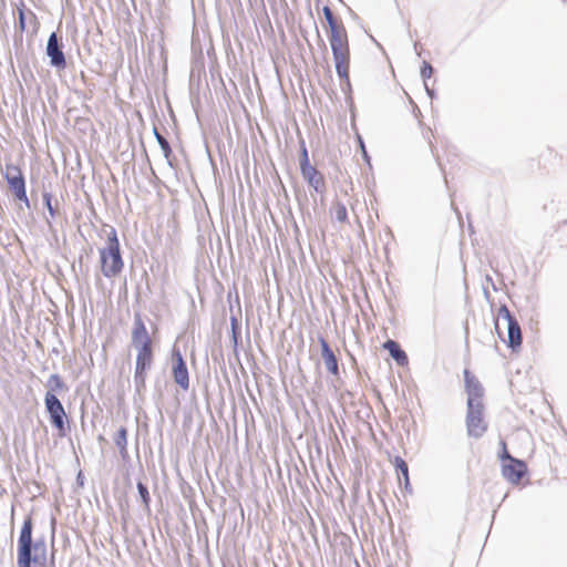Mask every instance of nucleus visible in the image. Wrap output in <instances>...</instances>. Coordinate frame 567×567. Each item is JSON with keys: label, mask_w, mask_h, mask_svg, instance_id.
<instances>
[{"label": "nucleus", "mask_w": 567, "mask_h": 567, "mask_svg": "<svg viewBox=\"0 0 567 567\" xmlns=\"http://www.w3.org/2000/svg\"><path fill=\"white\" fill-rule=\"evenodd\" d=\"M3 177L8 183L9 189L14 198H21L25 196V178L18 166L13 164H7Z\"/></svg>", "instance_id": "0eeeda50"}, {"label": "nucleus", "mask_w": 567, "mask_h": 567, "mask_svg": "<svg viewBox=\"0 0 567 567\" xmlns=\"http://www.w3.org/2000/svg\"><path fill=\"white\" fill-rule=\"evenodd\" d=\"M394 358L400 365H404L408 363V357H394Z\"/></svg>", "instance_id": "e433bc0d"}, {"label": "nucleus", "mask_w": 567, "mask_h": 567, "mask_svg": "<svg viewBox=\"0 0 567 567\" xmlns=\"http://www.w3.org/2000/svg\"><path fill=\"white\" fill-rule=\"evenodd\" d=\"M16 29L19 31V35L14 38V42H22V33L27 29V17H25V7L24 3L21 2V7L18 8V22L16 24Z\"/></svg>", "instance_id": "f3484780"}, {"label": "nucleus", "mask_w": 567, "mask_h": 567, "mask_svg": "<svg viewBox=\"0 0 567 567\" xmlns=\"http://www.w3.org/2000/svg\"><path fill=\"white\" fill-rule=\"evenodd\" d=\"M322 12H323L324 19L329 25L330 31L343 28V24L338 23L337 19L333 16V12L329 6H324L322 9Z\"/></svg>", "instance_id": "6ab92c4d"}, {"label": "nucleus", "mask_w": 567, "mask_h": 567, "mask_svg": "<svg viewBox=\"0 0 567 567\" xmlns=\"http://www.w3.org/2000/svg\"><path fill=\"white\" fill-rule=\"evenodd\" d=\"M485 282H486V285H489L493 288V290L497 291V287L494 282L493 278L489 275L485 276Z\"/></svg>", "instance_id": "473e14b6"}, {"label": "nucleus", "mask_w": 567, "mask_h": 567, "mask_svg": "<svg viewBox=\"0 0 567 567\" xmlns=\"http://www.w3.org/2000/svg\"><path fill=\"white\" fill-rule=\"evenodd\" d=\"M137 489L142 498V503L145 508H150L151 497L147 487L142 483H137Z\"/></svg>", "instance_id": "393cba45"}, {"label": "nucleus", "mask_w": 567, "mask_h": 567, "mask_svg": "<svg viewBox=\"0 0 567 567\" xmlns=\"http://www.w3.org/2000/svg\"><path fill=\"white\" fill-rule=\"evenodd\" d=\"M464 378L467 394L466 430L470 436L481 437L488 427L484 417V389L467 369L464 370Z\"/></svg>", "instance_id": "f257e3e1"}, {"label": "nucleus", "mask_w": 567, "mask_h": 567, "mask_svg": "<svg viewBox=\"0 0 567 567\" xmlns=\"http://www.w3.org/2000/svg\"><path fill=\"white\" fill-rule=\"evenodd\" d=\"M507 338L508 347L515 351L522 344V333L517 320H512L507 323Z\"/></svg>", "instance_id": "ddd939ff"}, {"label": "nucleus", "mask_w": 567, "mask_h": 567, "mask_svg": "<svg viewBox=\"0 0 567 567\" xmlns=\"http://www.w3.org/2000/svg\"><path fill=\"white\" fill-rule=\"evenodd\" d=\"M424 89L430 99L435 97V91L429 86L427 82L424 83Z\"/></svg>", "instance_id": "2f4dec72"}, {"label": "nucleus", "mask_w": 567, "mask_h": 567, "mask_svg": "<svg viewBox=\"0 0 567 567\" xmlns=\"http://www.w3.org/2000/svg\"><path fill=\"white\" fill-rule=\"evenodd\" d=\"M241 339L240 322L235 315L230 316V341L234 348V354H239L238 342Z\"/></svg>", "instance_id": "2eb2a0df"}, {"label": "nucleus", "mask_w": 567, "mask_h": 567, "mask_svg": "<svg viewBox=\"0 0 567 567\" xmlns=\"http://www.w3.org/2000/svg\"><path fill=\"white\" fill-rule=\"evenodd\" d=\"M504 451L501 454L502 475L512 484L518 485L522 478L527 474V465L524 461L513 457L503 443Z\"/></svg>", "instance_id": "20e7f679"}, {"label": "nucleus", "mask_w": 567, "mask_h": 567, "mask_svg": "<svg viewBox=\"0 0 567 567\" xmlns=\"http://www.w3.org/2000/svg\"><path fill=\"white\" fill-rule=\"evenodd\" d=\"M359 143H360L363 159L365 161V163L370 164V156L365 150L364 143L361 137H359Z\"/></svg>", "instance_id": "c756f323"}, {"label": "nucleus", "mask_w": 567, "mask_h": 567, "mask_svg": "<svg viewBox=\"0 0 567 567\" xmlns=\"http://www.w3.org/2000/svg\"><path fill=\"white\" fill-rule=\"evenodd\" d=\"M434 73V69L432 66V64L427 61H423L422 63V66H421V71H420V75L423 80V82H427V80L433 75Z\"/></svg>", "instance_id": "a878e982"}, {"label": "nucleus", "mask_w": 567, "mask_h": 567, "mask_svg": "<svg viewBox=\"0 0 567 567\" xmlns=\"http://www.w3.org/2000/svg\"><path fill=\"white\" fill-rule=\"evenodd\" d=\"M116 446L123 456L127 454V431L125 427H121L114 439Z\"/></svg>", "instance_id": "a211bd4d"}, {"label": "nucleus", "mask_w": 567, "mask_h": 567, "mask_svg": "<svg viewBox=\"0 0 567 567\" xmlns=\"http://www.w3.org/2000/svg\"><path fill=\"white\" fill-rule=\"evenodd\" d=\"M63 48L62 37L56 32H52L47 41L45 55L49 58V64L56 71H62L66 68V58Z\"/></svg>", "instance_id": "423d86ee"}, {"label": "nucleus", "mask_w": 567, "mask_h": 567, "mask_svg": "<svg viewBox=\"0 0 567 567\" xmlns=\"http://www.w3.org/2000/svg\"><path fill=\"white\" fill-rule=\"evenodd\" d=\"M382 349L388 351L389 354H406L398 341L388 339L382 343Z\"/></svg>", "instance_id": "aec40b11"}, {"label": "nucleus", "mask_w": 567, "mask_h": 567, "mask_svg": "<svg viewBox=\"0 0 567 567\" xmlns=\"http://www.w3.org/2000/svg\"><path fill=\"white\" fill-rule=\"evenodd\" d=\"M301 176L308 185L317 193L322 194L326 189V181L323 175L315 167H308L300 171Z\"/></svg>", "instance_id": "9d476101"}, {"label": "nucleus", "mask_w": 567, "mask_h": 567, "mask_svg": "<svg viewBox=\"0 0 567 567\" xmlns=\"http://www.w3.org/2000/svg\"><path fill=\"white\" fill-rule=\"evenodd\" d=\"M100 261L102 274L106 278L117 276L123 269V259L120 250V241L116 230L111 228L107 234L106 246L100 249Z\"/></svg>", "instance_id": "7ed1b4c3"}, {"label": "nucleus", "mask_w": 567, "mask_h": 567, "mask_svg": "<svg viewBox=\"0 0 567 567\" xmlns=\"http://www.w3.org/2000/svg\"><path fill=\"white\" fill-rule=\"evenodd\" d=\"M151 358L152 357H137L136 378H141L142 381L144 370L151 365Z\"/></svg>", "instance_id": "4be33fe9"}, {"label": "nucleus", "mask_w": 567, "mask_h": 567, "mask_svg": "<svg viewBox=\"0 0 567 567\" xmlns=\"http://www.w3.org/2000/svg\"><path fill=\"white\" fill-rule=\"evenodd\" d=\"M329 42L332 56L350 53L348 35L344 27L330 31Z\"/></svg>", "instance_id": "1a4fd4ad"}, {"label": "nucleus", "mask_w": 567, "mask_h": 567, "mask_svg": "<svg viewBox=\"0 0 567 567\" xmlns=\"http://www.w3.org/2000/svg\"><path fill=\"white\" fill-rule=\"evenodd\" d=\"M334 68L342 85L350 86L349 68H350V53L333 56Z\"/></svg>", "instance_id": "9b49d317"}, {"label": "nucleus", "mask_w": 567, "mask_h": 567, "mask_svg": "<svg viewBox=\"0 0 567 567\" xmlns=\"http://www.w3.org/2000/svg\"><path fill=\"white\" fill-rule=\"evenodd\" d=\"M18 563V567H33L32 565L29 564V557L27 558V560L24 561V559L21 558V561L17 560Z\"/></svg>", "instance_id": "c9c22d12"}, {"label": "nucleus", "mask_w": 567, "mask_h": 567, "mask_svg": "<svg viewBox=\"0 0 567 567\" xmlns=\"http://www.w3.org/2000/svg\"><path fill=\"white\" fill-rule=\"evenodd\" d=\"M33 519L28 515L22 524L18 538L17 560L21 558L27 560L29 556V564L33 567H47L48 563V546L45 540L38 539L33 542Z\"/></svg>", "instance_id": "f03ea898"}, {"label": "nucleus", "mask_w": 567, "mask_h": 567, "mask_svg": "<svg viewBox=\"0 0 567 567\" xmlns=\"http://www.w3.org/2000/svg\"><path fill=\"white\" fill-rule=\"evenodd\" d=\"M45 405L50 413L52 424L60 431L64 430V408L60 400L51 392L45 394Z\"/></svg>", "instance_id": "6e6552de"}, {"label": "nucleus", "mask_w": 567, "mask_h": 567, "mask_svg": "<svg viewBox=\"0 0 567 567\" xmlns=\"http://www.w3.org/2000/svg\"><path fill=\"white\" fill-rule=\"evenodd\" d=\"M132 344L137 354H152V340L140 312H135L132 329Z\"/></svg>", "instance_id": "39448f33"}, {"label": "nucleus", "mask_w": 567, "mask_h": 567, "mask_svg": "<svg viewBox=\"0 0 567 567\" xmlns=\"http://www.w3.org/2000/svg\"><path fill=\"white\" fill-rule=\"evenodd\" d=\"M334 218L339 223H344L348 219L347 208L342 203H337L334 206Z\"/></svg>", "instance_id": "b1692460"}, {"label": "nucleus", "mask_w": 567, "mask_h": 567, "mask_svg": "<svg viewBox=\"0 0 567 567\" xmlns=\"http://www.w3.org/2000/svg\"><path fill=\"white\" fill-rule=\"evenodd\" d=\"M299 165L300 171L312 166L309 161L308 150L306 147L305 141L300 142Z\"/></svg>", "instance_id": "412c9836"}, {"label": "nucleus", "mask_w": 567, "mask_h": 567, "mask_svg": "<svg viewBox=\"0 0 567 567\" xmlns=\"http://www.w3.org/2000/svg\"><path fill=\"white\" fill-rule=\"evenodd\" d=\"M173 374L175 382L183 389L187 390L189 388V378L188 371L185 362L182 357H177L174 365H173Z\"/></svg>", "instance_id": "f8f14e48"}, {"label": "nucleus", "mask_w": 567, "mask_h": 567, "mask_svg": "<svg viewBox=\"0 0 567 567\" xmlns=\"http://www.w3.org/2000/svg\"><path fill=\"white\" fill-rule=\"evenodd\" d=\"M186 339V336H179L176 340V342L173 346L172 353L174 355L182 354L183 350L181 348V342H183ZM184 352H187L186 349H184Z\"/></svg>", "instance_id": "cd10ccee"}, {"label": "nucleus", "mask_w": 567, "mask_h": 567, "mask_svg": "<svg viewBox=\"0 0 567 567\" xmlns=\"http://www.w3.org/2000/svg\"><path fill=\"white\" fill-rule=\"evenodd\" d=\"M153 134L163 152L164 157L167 159L169 166H173L171 156L173 155V150L168 143V141L158 132L156 127H153Z\"/></svg>", "instance_id": "dca6fc26"}, {"label": "nucleus", "mask_w": 567, "mask_h": 567, "mask_svg": "<svg viewBox=\"0 0 567 567\" xmlns=\"http://www.w3.org/2000/svg\"><path fill=\"white\" fill-rule=\"evenodd\" d=\"M483 292H484L485 298L487 300H489L491 293H489V291H488V289H487V287L485 285H483Z\"/></svg>", "instance_id": "4c0bfd02"}, {"label": "nucleus", "mask_w": 567, "mask_h": 567, "mask_svg": "<svg viewBox=\"0 0 567 567\" xmlns=\"http://www.w3.org/2000/svg\"><path fill=\"white\" fill-rule=\"evenodd\" d=\"M321 344H322L321 354H334L333 351L331 350L330 346L323 339H321Z\"/></svg>", "instance_id": "7c9ffc66"}, {"label": "nucleus", "mask_w": 567, "mask_h": 567, "mask_svg": "<svg viewBox=\"0 0 567 567\" xmlns=\"http://www.w3.org/2000/svg\"><path fill=\"white\" fill-rule=\"evenodd\" d=\"M326 368L329 372L337 375L338 374V362L337 357H326Z\"/></svg>", "instance_id": "bb28decb"}, {"label": "nucleus", "mask_w": 567, "mask_h": 567, "mask_svg": "<svg viewBox=\"0 0 567 567\" xmlns=\"http://www.w3.org/2000/svg\"><path fill=\"white\" fill-rule=\"evenodd\" d=\"M42 199H43V204H44L45 208L49 212L50 217L54 218L56 215V210L52 204V200H53L52 194L50 192L43 190Z\"/></svg>", "instance_id": "5701e85b"}, {"label": "nucleus", "mask_w": 567, "mask_h": 567, "mask_svg": "<svg viewBox=\"0 0 567 567\" xmlns=\"http://www.w3.org/2000/svg\"><path fill=\"white\" fill-rule=\"evenodd\" d=\"M51 382H54V385H55L56 388H61V386H62V382H61L60 378H59V377H56V375H52V377H51Z\"/></svg>", "instance_id": "f704fd0d"}, {"label": "nucleus", "mask_w": 567, "mask_h": 567, "mask_svg": "<svg viewBox=\"0 0 567 567\" xmlns=\"http://www.w3.org/2000/svg\"><path fill=\"white\" fill-rule=\"evenodd\" d=\"M14 199H16V200L21 202V203L24 205V207H25V208H30V207H31V205H30V200H29V198H28V195H27V194H25V196H24V197H21V198H14Z\"/></svg>", "instance_id": "72a5a7b5"}, {"label": "nucleus", "mask_w": 567, "mask_h": 567, "mask_svg": "<svg viewBox=\"0 0 567 567\" xmlns=\"http://www.w3.org/2000/svg\"><path fill=\"white\" fill-rule=\"evenodd\" d=\"M499 316H502L507 321V323L512 320H516V318L511 313L506 306H502L499 308Z\"/></svg>", "instance_id": "c85d7f7f"}, {"label": "nucleus", "mask_w": 567, "mask_h": 567, "mask_svg": "<svg viewBox=\"0 0 567 567\" xmlns=\"http://www.w3.org/2000/svg\"><path fill=\"white\" fill-rule=\"evenodd\" d=\"M392 464L394 465L398 474V480L401 483L403 481L404 487L408 488L410 486V478H409V467L406 462L400 457L395 456L392 461Z\"/></svg>", "instance_id": "4468645a"}]
</instances>
